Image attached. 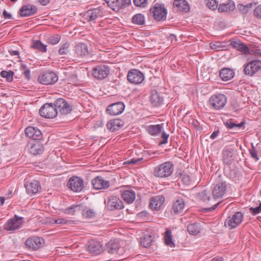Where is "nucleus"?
I'll return each instance as SVG.
<instances>
[{"label":"nucleus","mask_w":261,"mask_h":261,"mask_svg":"<svg viewBox=\"0 0 261 261\" xmlns=\"http://www.w3.org/2000/svg\"><path fill=\"white\" fill-rule=\"evenodd\" d=\"M174 166L172 162L168 161L155 167L153 174L157 177L166 178L172 174Z\"/></svg>","instance_id":"1"},{"label":"nucleus","mask_w":261,"mask_h":261,"mask_svg":"<svg viewBox=\"0 0 261 261\" xmlns=\"http://www.w3.org/2000/svg\"><path fill=\"white\" fill-rule=\"evenodd\" d=\"M227 100V97L224 94L217 93L211 96L208 101L210 106L214 109L220 110L225 107Z\"/></svg>","instance_id":"2"},{"label":"nucleus","mask_w":261,"mask_h":261,"mask_svg":"<svg viewBox=\"0 0 261 261\" xmlns=\"http://www.w3.org/2000/svg\"><path fill=\"white\" fill-rule=\"evenodd\" d=\"M24 222V218L15 215L14 217L10 219L4 225V228L7 231H14L20 229Z\"/></svg>","instance_id":"3"},{"label":"nucleus","mask_w":261,"mask_h":261,"mask_svg":"<svg viewBox=\"0 0 261 261\" xmlns=\"http://www.w3.org/2000/svg\"><path fill=\"white\" fill-rule=\"evenodd\" d=\"M146 130L151 136H156L162 133L163 140L160 142V145L167 143L169 135L163 131V124L150 125L147 126Z\"/></svg>","instance_id":"4"},{"label":"nucleus","mask_w":261,"mask_h":261,"mask_svg":"<svg viewBox=\"0 0 261 261\" xmlns=\"http://www.w3.org/2000/svg\"><path fill=\"white\" fill-rule=\"evenodd\" d=\"M261 70V61L254 60L244 65L243 72L249 76H253Z\"/></svg>","instance_id":"5"},{"label":"nucleus","mask_w":261,"mask_h":261,"mask_svg":"<svg viewBox=\"0 0 261 261\" xmlns=\"http://www.w3.org/2000/svg\"><path fill=\"white\" fill-rule=\"evenodd\" d=\"M39 113L43 117L51 119L57 116L58 111L53 103H46L41 107Z\"/></svg>","instance_id":"6"},{"label":"nucleus","mask_w":261,"mask_h":261,"mask_svg":"<svg viewBox=\"0 0 261 261\" xmlns=\"http://www.w3.org/2000/svg\"><path fill=\"white\" fill-rule=\"evenodd\" d=\"M150 12L156 21H164L166 19L167 10L163 5L155 4L150 8Z\"/></svg>","instance_id":"7"},{"label":"nucleus","mask_w":261,"mask_h":261,"mask_svg":"<svg viewBox=\"0 0 261 261\" xmlns=\"http://www.w3.org/2000/svg\"><path fill=\"white\" fill-rule=\"evenodd\" d=\"M53 103L58 113L61 115H67L72 111V107L64 98H59Z\"/></svg>","instance_id":"8"},{"label":"nucleus","mask_w":261,"mask_h":261,"mask_svg":"<svg viewBox=\"0 0 261 261\" xmlns=\"http://www.w3.org/2000/svg\"><path fill=\"white\" fill-rule=\"evenodd\" d=\"M58 80V75L54 72L43 73L38 77V81L40 83L46 85L54 84Z\"/></svg>","instance_id":"9"},{"label":"nucleus","mask_w":261,"mask_h":261,"mask_svg":"<svg viewBox=\"0 0 261 261\" xmlns=\"http://www.w3.org/2000/svg\"><path fill=\"white\" fill-rule=\"evenodd\" d=\"M243 215L240 212L235 213L231 217H229L225 221V226L229 229H233L237 227L242 222Z\"/></svg>","instance_id":"10"},{"label":"nucleus","mask_w":261,"mask_h":261,"mask_svg":"<svg viewBox=\"0 0 261 261\" xmlns=\"http://www.w3.org/2000/svg\"><path fill=\"white\" fill-rule=\"evenodd\" d=\"M106 203V207L109 211H113L115 210H120L123 208L124 205L122 201L119 197L116 196H111L107 198Z\"/></svg>","instance_id":"11"},{"label":"nucleus","mask_w":261,"mask_h":261,"mask_svg":"<svg viewBox=\"0 0 261 261\" xmlns=\"http://www.w3.org/2000/svg\"><path fill=\"white\" fill-rule=\"evenodd\" d=\"M67 186L73 192H79L84 188V181L80 177L72 176L70 178Z\"/></svg>","instance_id":"12"},{"label":"nucleus","mask_w":261,"mask_h":261,"mask_svg":"<svg viewBox=\"0 0 261 261\" xmlns=\"http://www.w3.org/2000/svg\"><path fill=\"white\" fill-rule=\"evenodd\" d=\"M128 82L134 84H141L144 80L142 72L137 69H132L128 71L127 75Z\"/></svg>","instance_id":"13"},{"label":"nucleus","mask_w":261,"mask_h":261,"mask_svg":"<svg viewBox=\"0 0 261 261\" xmlns=\"http://www.w3.org/2000/svg\"><path fill=\"white\" fill-rule=\"evenodd\" d=\"M44 243V239L41 237H34L28 238L25 242V245L30 249L37 250L41 248Z\"/></svg>","instance_id":"14"},{"label":"nucleus","mask_w":261,"mask_h":261,"mask_svg":"<svg viewBox=\"0 0 261 261\" xmlns=\"http://www.w3.org/2000/svg\"><path fill=\"white\" fill-rule=\"evenodd\" d=\"M124 109L125 105L123 102H117L108 106L106 112L111 116H116L122 113Z\"/></svg>","instance_id":"15"},{"label":"nucleus","mask_w":261,"mask_h":261,"mask_svg":"<svg viewBox=\"0 0 261 261\" xmlns=\"http://www.w3.org/2000/svg\"><path fill=\"white\" fill-rule=\"evenodd\" d=\"M109 73L110 69L108 66L100 65L93 68L92 74L95 78L102 80L106 77Z\"/></svg>","instance_id":"16"},{"label":"nucleus","mask_w":261,"mask_h":261,"mask_svg":"<svg viewBox=\"0 0 261 261\" xmlns=\"http://www.w3.org/2000/svg\"><path fill=\"white\" fill-rule=\"evenodd\" d=\"M227 185L225 182H220L212 188V192L214 199L223 197L226 191Z\"/></svg>","instance_id":"17"},{"label":"nucleus","mask_w":261,"mask_h":261,"mask_svg":"<svg viewBox=\"0 0 261 261\" xmlns=\"http://www.w3.org/2000/svg\"><path fill=\"white\" fill-rule=\"evenodd\" d=\"M25 135L32 139V141H38L42 139V134L41 132L38 128L28 126L25 129Z\"/></svg>","instance_id":"18"},{"label":"nucleus","mask_w":261,"mask_h":261,"mask_svg":"<svg viewBox=\"0 0 261 261\" xmlns=\"http://www.w3.org/2000/svg\"><path fill=\"white\" fill-rule=\"evenodd\" d=\"M87 250L93 255H98L103 252V248L100 242L90 240L88 242Z\"/></svg>","instance_id":"19"},{"label":"nucleus","mask_w":261,"mask_h":261,"mask_svg":"<svg viewBox=\"0 0 261 261\" xmlns=\"http://www.w3.org/2000/svg\"><path fill=\"white\" fill-rule=\"evenodd\" d=\"M93 188L96 190L105 189L110 187V182L101 176H97L92 180Z\"/></svg>","instance_id":"20"},{"label":"nucleus","mask_w":261,"mask_h":261,"mask_svg":"<svg viewBox=\"0 0 261 261\" xmlns=\"http://www.w3.org/2000/svg\"><path fill=\"white\" fill-rule=\"evenodd\" d=\"M26 191L28 194L34 195L37 193L41 189L39 182L37 180L27 182L24 185Z\"/></svg>","instance_id":"21"},{"label":"nucleus","mask_w":261,"mask_h":261,"mask_svg":"<svg viewBox=\"0 0 261 261\" xmlns=\"http://www.w3.org/2000/svg\"><path fill=\"white\" fill-rule=\"evenodd\" d=\"M150 101L153 106L159 107L163 103L164 98L156 90H152Z\"/></svg>","instance_id":"22"},{"label":"nucleus","mask_w":261,"mask_h":261,"mask_svg":"<svg viewBox=\"0 0 261 261\" xmlns=\"http://www.w3.org/2000/svg\"><path fill=\"white\" fill-rule=\"evenodd\" d=\"M37 12V7L33 5L23 6L20 9V15L22 17H28L36 14Z\"/></svg>","instance_id":"23"},{"label":"nucleus","mask_w":261,"mask_h":261,"mask_svg":"<svg viewBox=\"0 0 261 261\" xmlns=\"http://www.w3.org/2000/svg\"><path fill=\"white\" fill-rule=\"evenodd\" d=\"M185 206V202L184 199L182 198L178 197L173 203L171 211L175 214H178L183 211Z\"/></svg>","instance_id":"24"},{"label":"nucleus","mask_w":261,"mask_h":261,"mask_svg":"<svg viewBox=\"0 0 261 261\" xmlns=\"http://www.w3.org/2000/svg\"><path fill=\"white\" fill-rule=\"evenodd\" d=\"M119 242L117 240H111L105 246V250L110 254L117 253L120 249Z\"/></svg>","instance_id":"25"},{"label":"nucleus","mask_w":261,"mask_h":261,"mask_svg":"<svg viewBox=\"0 0 261 261\" xmlns=\"http://www.w3.org/2000/svg\"><path fill=\"white\" fill-rule=\"evenodd\" d=\"M30 152L34 155L40 154L44 150L42 144L39 141H32L30 143Z\"/></svg>","instance_id":"26"},{"label":"nucleus","mask_w":261,"mask_h":261,"mask_svg":"<svg viewBox=\"0 0 261 261\" xmlns=\"http://www.w3.org/2000/svg\"><path fill=\"white\" fill-rule=\"evenodd\" d=\"M223 161L225 164L230 165L234 160L233 150L229 148H225L223 150Z\"/></svg>","instance_id":"27"},{"label":"nucleus","mask_w":261,"mask_h":261,"mask_svg":"<svg viewBox=\"0 0 261 261\" xmlns=\"http://www.w3.org/2000/svg\"><path fill=\"white\" fill-rule=\"evenodd\" d=\"M219 75L223 81H228L233 77L234 72L229 68H223L220 70Z\"/></svg>","instance_id":"28"},{"label":"nucleus","mask_w":261,"mask_h":261,"mask_svg":"<svg viewBox=\"0 0 261 261\" xmlns=\"http://www.w3.org/2000/svg\"><path fill=\"white\" fill-rule=\"evenodd\" d=\"M123 125V122L120 119H112L107 124V128L111 132L118 130Z\"/></svg>","instance_id":"29"},{"label":"nucleus","mask_w":261,"mask_h":261,"mask_svg":"<svg viewBox=\"0 0 261 261\" xmlns=\"http://www.w3.org/2000/svg\"><path fill=\"white\" fill-rule=\"evenodd\" d=\"M164 200L165 198L163 196L152 197L150 200V207L153 209H158L163 204Z\"/></svg>","instance_id":"30"},{"label":"nucleus","mask_w":261,"mask_h":261,"mask_svg":"<svg viewBox=\"0 0 261 261\" xmlns=\"http://www.w3.org/2000/svg\"><path fill=\"white\" fill-rule=\"evenodd\" d=\"M100 12V10L98 8L90 9L84 13V16L88 21H93L97 18Z\"/></svg>","instance_id":"31"},{"label":"nucleus","mask_w":261,"mask_h":261,"mask_svg":"<svg viewBox=\"0 0 261 261\" xmlns=\"http://www.w3.org/2000/svg\"><path fill=\"white\" fill-rule=\"evenodd\" d=\"M173 5L180 11L187 12L190 9L189 4L185 0H174Z\"/></svg>","instance_id":"32"},{"label":"nucleus","mask_w":261,"mask_h":261,"mask_svg":"<svg viewBox=\"0 0 261 261\" xmlns=\"http://www.w3.org/2000/svg\"><path fill=\"white\" fill-rule=\"evenodd\" d=\"M235 8V5L232 1H228L225 3L220 4L218 8L220 12H228Z\"/></svg>","instance_id":"33"},{"label":"nucleus","mask_w":261,"mask_h":261,"mask_svg":"<svg viewBox=\"0 0 261 261\" xmlns=\"http://www.w3.org/2000/svg\"><path fill=\"white\" fill-rule=\"evenodd\" d=\"M121 196L125 201L131 203L135 199L136 194L133 190H126L122 192Z\"/></svg>","instance_id":"34"},{"label":"nucleus","mask_w":261,"mask_h":261,"mask_svg":"<svg viewBox=\"0 0 261 261\" xmlns=\"http://www.w3.org/2000/svg\"><path fill=\"white\" fill-rule=\"evenodd\" d=\"M245 124V122L244 121H242L240 123H237L234 122L232 119H229L227 120L225 122H224L225 126L228 129H239L244 127Z\"/></svg>","instance_id":"35"},{"label":"nucleus","mask_w":261,"mask_h":261,"mask_svg":"<svg viewBox=\"0 0 261 261\" xmlns=\"http://www.w3.org/2000/svg\"><path fill=\"white\" fill-rule=\"evenodd\" d=\"M187 230L188 232L192 235H196L200 232V227L197 223H192L188 225Z\"/></svg>","instance_id":"36"},{"label":"nucleus","mask_w":261,"mask_h":261,"mask_svg":"<svg viewBox=\"0 0 261 261\" xmlns=\"http://www.w3.org/2000/svg\"><path fill=\"white\" fill-rule=\"evenodd\" d=\"M252 7V3H248L246 5L239 4L238 5L237 8L239 9L240 13L243 15H246L251 10Z\"/></svg>","instance_id":"37"},{"label":"nucleus","mask_w":261,"mask_h":261,"mask_svg":"<svg viewBox=\"0 0 261 261\" xmlns=\"http://www.w3.org/2000/svg\"><path fill=\"white\" fill-rule=\"evenodd\" d=\"M164 238L165 244L171 247L175 246V244L172 241V232L171 230L169 229H166V231L165 232Z\"/></svg>","instance_id":"38"},{"label":"nucleus","mask_w":261,"mask_h":261,"mask_svg":"<svg viewBox=\"0 0 261 261\" xmlns=\"http://www.w3.org/2000/svg\"><path fill=\"white\" fill-rule=\"evenodd\" d=\"M133 23L138 25H142L145 22V18L143 14L138 13L135 15L132 18Z\"/></svg>","instance_id":"39"},{"label":"nucleus","mask_w":261,"mask_h":261,"mask_svg":"<svg viewBox=\"0 0 261 261\" xmlns=\"http://www.w3.org/2000/svg\"><path fill=\"white\" fill-rule=\"evenodd\" d=\"M230 45L231 47L236 49H249L246 45L238 39L232 40Z\"/></svg>","instance_id":"40"},{"label":"nucleus","mask_w":261,"mask_h":261,"mask_svg":"<svg viewBox=\"0 0 261 261\" xmlns=\"http://www.w3.org/2000/svg\"><path fill=\"white\" fill-rule=\"evenodd\" d=\"M152 241L153 239L151 236H145L141 238L140 243L144 247L147 248L151 246Z\"/></svg>","instance_id":"41"},{"label":"nucleus","mask_w":261,"mask_h":261,"mask_svg":"<svg viewBox=\"0 0 261 261\" xmlns=\"http://www.w3.org/2000/svg\"><path fill=\"white\" fill-rule=\"evenodd\" d=\"M108 6L112 10L118 9L120 7L118 0H105Z\"/></svg>","instance_id":"42"},{"label":"nucleus","mask_w":261,"mask_h":261,"mask_svg":"<svg viewBox=\"0 0 261 261\" xmlns=\"http://www.w3.org/2000/svg\"><path fill=\"white\" fill-rule=\"evenodd\" d=\"M84 217L88 219H90L95 216V212L92 209L86 208H85L82 212Z\"/></svg>","instance_id":"43"},{"label":"nucleus","mask_w":261,"mask_h":261,"mask_svg":"<svg viewBox=\"0 0 261 261\" xmlns=\"http://www.w3.org/2000/svg\"><path fill=\"white\" fill-rule=\"evenodd\" d=\"M0 74L3 77L6 78L8 82H11L13 80L14 72L11 70L8 71L4 70L1 72Z\"/></svg>","instance_id":"44"},{"label":"nucleus","mask_w":261,"mask_h":261,"mask_svg":"<svg viewBox=\"0 0 261 261\" xmlns=\"http://www.w3.org/2000/svg\"><path fill=\"white\" fill-rule=\"evenodd\" d=\"M80 205H72L64 210V213L67 214L73 215L76 211H79Z\"/></svg>","instance_id":"45"},{"label":"nucleus","mask_w":261,"mask_h":261,"mask_svg":"<svg viewBox=\"0 0 261 261\" xmlns=\"http://www.w3.org/2000/svg\"><path fill=\"white\" fill-rule=\"evenodd\" d=\"M205 4L212 10H215L218 8V3L216 0H205Z\"/></svg>","instance_id":"46"},{"label":"nucleus","mask_w":261,"mask_h":261,"mask_svg":"<svg viewBox=\"0 0 261 261\" xmlns=\"http://www.w3.org/2000/svg\"><path fill=\"white\" fill-rule=\"evenodd\" d=\"M60 40V37L59 35L56 34L47 38V42L53 45L57 44Z\"/></svg>","instance_id":"47"},{"label":"nucleus","mask_w":261,"mask_h":261,"mask_svg":"<svg viewBox=\"0 0 261 261\" xmlns=\"http://www.w3.org/2000/svg\"><path fill=\"white\" fill-rule=\"evenodd\" d=\"M20 70L22 71V73L25 76V77L29 80L31 77L30 75V69L27 67V66L25 64H21V66L20 67Z\"/></svg>","instance_id":"48"},{"label":"nucleus","mask_w":261,"mask_h":261,"mask_svg":"<svg viewBox=\"0 0 261 261\" xmlns=\"http://www.w3.org/2000/svg\"><path fill=\"white\" fill-rule=\"evenodd\" d=\"M199 196L200 198L204 201H210L211 198L209 191L206 190L203 191L201 193H199Z\"/></svg>","instance_id":"49"},{"label":"nucleus","mask_w":261,"mask_h":261,"mask_svg":"<svg viewBox=\"0 0 261 261\" xmlns=\"http://www.w3.org/2000/svg\"><path fill=\"white\" fill-rule=\"evenodd\" d=\"M32 48L34 49H46V45L43 44L40 41H34L32 45Z\"/></svg>","instance_id":"50"},{"label":"nucleus","mask_w":261,"mask_h":261,"mask_svg":"<svg viewBox=\"0 0 261 261\" xmlns=\"http://www.w3.org/2000/svg\"><path fill=\"white\" fill-rule=\"evenodd\" d=\"M54 223L57 224H61V225L72 223L71 220L65 219L61 218L56 219L54 220Z\"/></svg>","instance_id":"51"},{"label":"nucleus","mask_w":261,"mask_h":261,"mask_svg":"<svg viewBox=\"0 0 261 261\" xmlns=\"http://www.w3.org/2000/svg\"><path fill=\"white\" fill-rule=\"evenodd\" d=\"M181 179L183 183L185 185H188L191 182L190 176L187 174H182L181 175Z\"/></svg>","instance_id":"52"},{"label":"nucleus","mask_w":261,"mask_h":261,"mask_svg":"<svg viewBox=\"0 0 261 261\" xmlns=\"http://www.w3.org/2000/svg\"><path fill=\"white\" fill-rule=\"evenodd\" d=\"M249 212L253 215H256L261 213V202L259 205L256 207H251L249 208Z\"/></svg>","instance_id":"53"},{"label":"nucleus","mask_w":261,"mask_h":261,"mask_svg":"<svg viewBox=\"0 0 261 261\" xmlns=\"http://www.w3.org/2000/svg\"><path fill=\"white\" fill-rule=\"evenodd\" d=\"M75 54L77 56L84 58L89 55L88 50H76Z\"/></svg>","instance_id":"54"},{"label":"nucleus","mask_w":261,"mask_h":261,"mask_svg":"<svg viewBox=\"0 0 261 261\" xmlns=\"http://www.w3.org/2000/svg\"><path fill=\"white\" fill-rule=\"evenodd\" d=\"M134 4L137 7H145L147 4V0H134Z\"/></svg>","instance_id":"55"},{"label":"nucleus","mask_w":261,"mask_h":261,"mask_svg":"<svg viewBox=\"0 0 261 261\" xmlns=\"http://www.w3.org/2000/svg\"><path fill=\"white\" fill-rule=\"evenodd\" d=\"M250 154L252 158H253L256 161L259 160L257 156V152L255 149L253 144H252V147L249 150Z\"/></svg>","instance_id":"56"},{"label":"nucleus","mask_w":261,"mask_h":261,"mask_svg":"<svg viewBox=\"0 0 261 261\" xmlns=\"http://www.w3.org/2000/svg\"><path fill=\"white\" fill-rule=\"evenodd\" d=\"M241 51H244L245 54L249 53L250 54H253L257 57H261V52L259 51L260 50H241Z\"/></svg>","instance_id":"57"},{"label":"nucleus","mask_w":261,"mask_h":261,"mask_svg":"<svg viewBox=\"0 0 261 261\" xmlns=\"http://www.w3.org/2000/svg\"><path fill=\"white\" fill-rule=\"evenodd\" d=\"M254 15L257 18L261 19V5L258 6L254 10Z\"/></svg>","instance_id":"58"},{"label":"nucleus","mask_w":261,"mask_h":261,"mask_svg":"<svg viewBox=\"0 0 261 261\" xmlns=\"http://www.w3.org/2000/svg\"><path fill=\"white\" fill-rule=\"evenodd\" d=\"M211 48L212 49H216L217 48H220L224 47V45L222 44V43L221 42H216L215 44L211 43L210 44Z\"/></svg>","instance_id":"59"},{"label":"nucleus","mask_w":261,"mask_h":261,"mask_svg":"<svg viewBox=\"0 0 261 261\" xmlns=\"http://www.w3.org/2000/svg\"><path fill=\"white\" fill-rule=\"evenodd\" d=\"M3 17L5 19H12V15L9 13L6 10H4L3 13Z\"/></svg>","instance_id":"60"},{"label":"nucleus","mask_w":261,"mask_h":261,"mask_svg":"<svg viewBox=\"0 0 261 261\" xmlns=\"http://www.w3.org/2000/svg\"><path fill=\"white\" fill-rule=\"evenodd\" d=\"M220 133L219 130H215L211 135L210 138L212 139H215L219 135Z\"/></svg>","instance_id":"61"},{"label":"nucleus","mask_w":261,"mask_h":261,"mask_svg":"<svg viewBox=\"0 0 261 261\" xmlns=\"http://www.w3.org/2000/svg\"><path fill=\"white\" fill-rule=\"evenodd\" d=\"M120 1L121 2V4H120V7L122 6L128 5L130 4V3H131L130 0H120Z\"/></svg>","instance_id":"62"},{"label":"nucleus","mask_w":261,"mask_h":261,"mask_svg":"<svg viewBox=\"0 0 261 261\" xmlns=\"http://www.w3.org/2000/svg\"><path fill=\"white\" fill-rule=\"evenodd\" d=\"M77 47L80 49H87V46L86 44L84 43H80L77 44Z\"/></svg>","instance_id":"63"},{"label":"nucleus","mask_w":261,"mask_h":261,"mask_svg":"<svg viewBox=\"0 0 261 261\" xmlns=\"http://www.w3.org/2000/svg\"><path fill=\"white\" fill-rule=\"evenodd\" d=\"M211 261H224V259L222 257L217 256L213 258Z\"/></svg>","instance_id":"64"}]
</instances>
